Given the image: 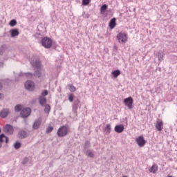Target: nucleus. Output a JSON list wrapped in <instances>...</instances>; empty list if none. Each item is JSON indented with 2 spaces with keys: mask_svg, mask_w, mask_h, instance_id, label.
I'll return each mask as SVG.
<instances>
[{
  "mask_svg": "<svg viewBox=\"0 0 177 177\" xmlns=\"http://www.w3.org/2000/svg\"><path fill=\"white\" fill-rule=\"evenodd\" d=\"M116 39L119 44H127V42H128V33L127 32L121 31L118 33Z\"/></svg>",
  "mask_w": 177,
  "mask_h": 177,
  "instance_id": "nucleus-1",
  "label": "nucleus"
},
{
  "mask_svg": "<svg viewBox=\"0 0 177 177\" xmlns=\"http://www.w3.org/2000/svg\"><path fill=\"white\" fill-rule=\"evenodd\" d=\"M68 133V128L66 126H62L60 127L57 132V135L59 138H64V136H66V135Z\"/></svg>",
  "mask_w": 177,
  "mask_h": 177,
  "instance_id": "nucleus-2",
  "label": "nucleus"
},
{
  "mask_svg": "<svg viewBox=\"0 0 177 177\" xmlns=\"http://www.w3.org/2000/svg\"><path fill=\"white\" fill-rule=\"evenodd\" d=\"M52 39L49 37H44L41 39V45L46 48V49H49L50 48H52Z\"/></svg>",
  "mask_w": 177,
  "mask_h": 177,
  "instance_id": "nucleus-3",
  "label": "nucleus"
},
{
  "mask_svg": "<svg viewBox=\"0 0 177 177\" xmlns=\"http://www.w3.org/2000/svg\"><path fill=\"white\" fill-rule=\"evenodd\" d=\"M136 142L139 147H145L146 145V140L143 136H140L136 138Z\"/></svg>",
  "mask_w": 177,
  "mask_h": 177,
  "instance_id": "nucleus-4",
  "label": "nucleus"
},
{
  "mask_svg": "<svg viewBox=\"0 0 177 177\" xmlns=\"http://www.w3.org/2000/svg\"><path fill=\"white\" fill-rule=\"evenodd\" d=\"M124 103L125 106L128 107V109H131L133 107L132 104H133V98H132V97H129L127 98H125L124 100Z\"/></svg>",
  "mask_w": 177,
  "mask_h": 177,
  "instance_id": "nucleus-5",
  "label": "nucleus"
},
{
  "mask_svg": "<svg viewBox=\"0 0 177 177\" xmlns=\"http://www.w3.org/2000/svg\"><path fill=\"white\" fill-rule=\"evenodd\" d=\"M31 114V109L25 108L21 111V117L22 118H27Z\"/></svg>",
  "mask_w": 177,
  "mask_h": 177,
  "instance_id": "nucleus-6",
  "label": "nucleus"
},
{
  "mask_svg": "<svg viewBox=\"0 0 177 177\" xmlns=\"http://www.w3.org/2000/svg\"><path fill=\"white\" fill-rule=\"evenodd\" d=\"M3 131L7 135H13V127L10 124H6L3 128Z\"/></svg>",
  "mask_w": 177,
  "mask_h": 177,
  "instance_id": "nucleus-7",
  "label": "nucleus"
},
{
  "mask_svg": "<svg viewBox=\"0 0 177 177\" xmlns=\"http://www.w3.org/2000/svg\"><path fill=\"white\" fill-rule=\"evenodd\" d=\"M25 88L26 89H28V91H34L35 88V85L34 84V82L31 81H27L25 83Z\"/></svg>",
  "mask_w": 177,
  "mask_h": 177,
  "instance_id": "nucleus-8",
  "label": "nucleus"
},
{
  "mask_svg": "<svg viewBox=\"0 0 177 177\" xmlns=\"http://www.w3.org/2000/svg\"><path fill=\"white\" fill-rule=\"evenodd\" d=\"M156 128L158 131L161 132L164 128V123L162 122V120H158L156 121Z\"/></svg>",
  "mask_w": 177,
  "mask_h": 177,
  "instance_id": "nucleus-9",
  "label": "nucleus"
},
{
  "mask_svg": "<svg viewBox=\"0 0 177 177\" xmlns=\"http://www.w3.org/2000/svg\"><path fill=\"white\" fill-rule=\"evenodd\" d=\"M124 125L123 124H120V125H116L115 127V132H117V133H121L122 132H124Z\"/></svg>",
  "mask_w": 177,
  "mask_h": 177,
  "instance_id": "nucleus-10",
  "label": "nucleus"
},
{
  "mask_svg": "<svg viewBox=\"0 0 177 177\" xmlns=\"http://www.w3.org/2000/svg\"><path fill=\"white\" fill-rule=\"evenodd\" d=\"M8 115H9V109H3L0 113V117H1V118H6V117H8Z\"/></svg>",
  "mask_w": 177,
  "mask_h": 177,
  "instance_id": "nucleus-11",
  "label": "nucleus"
},
{
  "mask_svg": "<svg viewBox=\"0 0 177 177\" xmlns=\"http://www.w3.org/2000/svg\"><path fill=\"white\" fill-rule=\"evenodd\" d=\"M41 122H42L41 119H38L36 121H35V122L32 125L33 129H38V128H39V127H41Z\"/></svg>",
  "mask_w": 177,
  "mask_h": 177,
  "instance_id": "nucleus-12",
  "label": "nucleus"
},
{
  "mask_svg": "<svg viewBox=\"0 0 177 177\" xmlns=\"http://www.w3.org/2000/svg\"><path fill=\"white\" fill-rule=\"evenodd\" d=\"M151 174H156L158 171V166L156 164H153L152 167L149 169Z\"/></svg>",
  "mask_w": 177,
  "mask_h": 177,
  "instance_id": "nucleus-13",
  "label": "nucleus"
},
{
  "mask_svg": "<svg viewBox=\"0 0 177 177\" xmlns=\"http://www.w3.org/2000/svg\"><path fill=\"white\" fill-rule=\"evenodd\" d=\"M3 139H5L6 143H9V138L4 136V134H1L0 135V143H1V144L3 143V142H4Z\"/></svg>",
  "mask_w": 177,
  "mask_h": 177,
  "instance_id": "nucleus-14",
  "label": "nucleus"
},
{
  "mask_svg": "<svg viewBox=\"0 0 177 177\" xmlns=\"http://www.w3.org/2000/svg\"><path fill=\"white\" fill-rule=\"evenodd\" d=\"M115 26H117V24L115 23V18H113L109 22V28L113 30V28H115Z\"/></svg>",
  "mask_w": 177,
  "mask_h": 177,
  "instance_id": "nucleus-15",
  "label": "nucleus"
},
{
  "mask_svg": "<svg viewBox=\"0 0 177 177\" xmlns=\"http://www.w3.org/2000/svg\"><path fill=\"white\" fill-rule=\"evenodd\" d=\"M39 102L41 104V106H45L46 104V97L44 96H40L39 97Z\"/></svg>",
  "mask_w": 177,
  "mask_h": 177,
  "instance_id": "nucleus-16",
  "label": "nucleus"
},
{
  "mask_svg": "<svg viewBox=\"0 0 177 177\" xmlns=\"http://www.w3.org/2000/svg\"><path fill=\"white\" fill-rule=\"evenodd\" d=\"M121 74V71L120 70H115L112 71L111 75L113 78H117Z\"/></svg>",
  "mask_w": 177,
  "mask_h": 177,
  "instance_id": "nucleus-17",
  "label": "nucleus"
},
{
  "mask_svg": "<svg viewBox=\"0 0 177 177\" xmlns=\"http://www.w3.org/2000/svg\"><path fill=\"white\" fill-rule=\"evenodd\" d=\"M31 64L33 67H36L37 68H41V62L39 61H36L35 62H31Z\"/></svg>",
  "mask_w": 177,
  "mask_h": 177,
  "instance_id": "nucleus-18",
  "label": "nucleus"
},
{
  "mask_svg": "<svg viewBox=\"0 0 177 177\" xmlns=\"http://www.w3.org/2000/svg\"><path fill=\"white\" fill-rule=\"evenodd\" d=\"M11 37H17L19 35V30L17 29H12L10 30Z\"/></svg>",
  "mask_w": 177,
  "mask_h": 177,
  "instance_id": "nucleus-19",
  "label": "nucleus"
},
{
  "mask_svg": "<svg viewBox=\"0 0 177 177\" xmlns=\"http://www.w3.org/2000/svg\"><path fill=\"white\" fill-rule=\"evenodd\" d=\"M110 132H111V126L109 124H108L106 125L105 127V133L106 135H109Z\"/></svg>",
  "mask_w": 177,
  "mask_h": 177,
  "instance_id": "nucleus-20",
  "label": "nucleus"
},
{
  "mask_svg": "<svg viewBox=\"0 0 177 177\" xmlns=\"http://www.w3.org/2000/svg\"><path fill=\"white\" fill-rule=\"evenodd\" d=\"M109 8V6H107V4H104L101 8H100V12L101 13H105L106 10H107V8Z\"/></svg>",
  "mask_w": 177,
  "mask_h": 177,
  "instance_id": "nucleus-21",
  "label": "nucleus"
},
{
  "mask_svg": "<svg viewBox=\"0 0 177 177\" xmlns=\"http://www.w3.org/2000/svg\"><path fill=\"white\" fill-rule=\"evenodd\" d=\"M19 137L23 139V138H26V136H27V133L24 131H21L19 133Z\"/></svg>",
  "mask_w": 177,
  "mask_h": 177,
  "instance_id": "nucleus-22",
  "label": "nucleus"
},
{
  "mask_svg": "<svg viewBox=\"0 0 177 177\" xmlns=\"http://www.w3.org/2000/svg\"><path fill=\"white\" fill-rule=\"evenodd\" d=\"M68 88H69V91H71V92H75V91H77V88H75V86H74L73 85H71V84L68 85Z\"/></svg>",
  "mask_w": 177,
  "mask_h": 177,
  "instance_id": "nucleus-23",
  "label": "nucleus"
},
{
  "mask_svg": "<svg viewBox=\"0 0 177 177\" xmlns=\"http://www.w3.org/2000/svg\"><path fill=\"white\" fill-rule=\"evenodd\" d=\"M14 147L15 149H16V150H17L18 149H20V147H21V144L19 142H17L14 144Z\"/></svg>",
  "mask_w": 177,
  "mask_h": 177,
  "instance_id": "nucleus-24",
  "label": "nucleus"
},
{
  "mask_svg": "<svg viewBox=\"0 0 177 177\" xmlns=\"http://www.w3.org/2000/svg\"><path fill=\"white\" fill-rule=\"evenodd\" d=\"M16 24H17V21H16L15 19H12L10 21V26L11 27H15V26H16Z\"/></svg>",
  "mask_w": 177,
  "mask_h": 177,
  "instance_id": "nucleus-25",
  "label": "nucleus"
},
{
  "mask_svg": "<svg viewBox=\"0 0 177 177\" xmlns=\"http://www.w3.org/2000/svg\"><path fill=\"white\" fill-rule=\"evenodd\" d=\"M44 111H45V113H49L50 111V106L49 104L45 105Z\"/></svg>",
  "mask_w": 177,
  "mask_h": 177,
  "instance_id": "nucleus-26",
  "label": "nucleus"
},
{
  "mask_svg": "<svg viewBox=\"0 0 177 177\" xmlns=\"http://www.w3.org/2000/svg\"><path fill=\"white\" fill-rule=\"evenodd\" d=\"M86 155L88 156V157H91V158H93L95 157L93 152H92L91 151H87Z\"/></svg>",
  "mask_w": 177,
  "mask_h": 177,
  "instance_id": "nucleus-27",
  "label": "nucleus"
},
{
  "mask_svg": "<svg viewBox=\"0 0 177 177\" xmlns=\"http://www.w3.org/2000/svg\"><path fill=\"white\" fill-rule=\"evenodd\" d=\"M91 0H82V5L86 6L88 3H91Z\"/></svg>",
  "mask_w": 177,
  "mask_h": 177,
  "instance_id": "nucleus-28",
  "label": "nucleus"
},
{
  "mask_svg": "<svg viewBox=\"0 0 177 177\" xmlns=\"http://www.w3.org/2000/svg\"><path fill=\"white\" fill-rule=\"evenodd\" d=\"M21 109H23V106L20 104H18L15 106V111L17 112V111H20L21 110Z\"/></svg>",
  "mask_w": 177,
  "mask_h": 177,
  "instance_id": "nucleus-29",
  "label": "nucleus"
},
{
  "mask_svg": "<svg viewBox=\"0 0 177 177\" xmlns=\"http://www.w3.org/2000/svg\"><path fill=\"white\" fill-rule=\"evenodd\" d=\"M53 131V127H48L46 129V133H50Z\"/></svg>",
  "mask_w": 177,
  "mask_h": 177,
  "instance_id": "nucleus-30",
  "label": "nucleus"
},
{
  "mask_svg": "<svg viewBox=\"0 0 177 177\" xmlns=\"http://www.w3.org/2000/svg\"><path fill=\"white\" fill-rule=\"evenodd\" d=\"M68 100H69V102H73V100H74V95L71 94L69 95Z\"/></svg>",
  "mask_w": 177,
  "mask_h": 177,
  "instance_id": "nucleus-31",
  "label": "nucleus"
},
{
  "mask_svg": "<svg viewBox=\"0 0 177 177\" xmlns=\"http://www.w3.org/2000/svg\"><path fill=\"white\" fill-rule=\"evenodd\" d=\"M42 96H47L48 95V91L44 90L42 93H41Z\"/></svg>",
  "mask_w": 177,
  "mask_h": 177,
  "instance_id": "nucleus-32",
  "label": "nucleus"
},
{
  "mask_svg": "<svg viewBox=\"0 0 177 177\" xmlns=\"http://www.w3.org/2000/svg\"><path fill=\"white\" fill-rule=\"evenodd\" d=\"M0 99H3V94L0 93Z\"/></svg>",
  "mask_w": 177,
  "mask_h": 177,
  "instance_id": "nucleus-33",
  "label": "nucleus"
},
{
  "mask_svg": "<svg viewBox=\"0 0 177 177\" xmlns=\"http://www.w3.org/2000/svg\"><path fill=\"white\" fill-rule=\"evenodd\" d=\"M0 67H3V63L0 62Z\"/></svg>",
  "mask_w": 177,
  "mask_h": 177,
  "instance_id": "nucleus-34",
  "label": "nucleus"
},
{
  "mask_svg": "<svg viewBox=\"0 0 177 177\" xmlns=\"http://www.w3.org/2000/svg\"><path fill=\"white\" fill-rule=\"evenodd\" d=\"M28 75H29V77L31 78V77H32V74L31 73H28Z\"/></svg>",
  "mask_w": 177,
  "mask_h": 177,
  "instance_id": "nucleus-35",
  "label": "nucleus"
},
{
  "mask_svg": "<svg viewBox=\"0 0 177 177\" xmlns=\"http://www.w3.org/2000/svg\"><path fill=\"white\" fill-rule=\"evenodd\" d=\"M35 75H37V77H41V75H38L37 72L35 73Z\"/></svg>",
  "mask_w": 177,
  "mask_h": 177,
  "instance_id": "nucleus-36",
  "label": "nucleus"
},
{
  "mask_svg": "<svg viewBox=\"0 0 177 177\" xmlns=\"http://www.w3.org/2000/svg\"><path fill=\"white\" fill-rule=\"evenodd\" d=\"M2 89V84L0 83V90Z\"/></svg>",
  "mask_w": 177,
  "mask_h": 177,
  "instance_id": "nucleus-37",
  "label": "nucleus"
},
{
  "mask_svg": "<svg viewBox=\"0 0 177 177\" xmlns=\"http://www.w3.org/2000/svg\"><path fill=\"white\" fill-rule=\"evenodd\" d=\"M2 147V144L0 143V149Z\"/></svg>",
  "mask_w": 177,
  "mask_h": 177,
  "instance_id": "nucleus-38",
  "label": "nucleus"
},
{
  "mask_svg": "<svg viewBox=\"0 0 177 177\" xmlns=\"http://www.w3.org/2000/svg\"><path fill=\"white\" fill-rule=\"evenodd\" d=\"M25 161H28V160L27 158L25 159Z\"/></svg>",
  "mask_w": 177,
  "mask_h": 177,
  "instance_id": "nucleus-39",
  "label": "nucleus"
},
{
  "mask_svg": "<svg viewBox=\"0 0 177 177\" xmlns=\"http://www.w3.org/2000/svg\"><path fill=\"white\" fill-rule=\"evenodd\" d=\"M0 133H1V129H0Z\"/></svg>",
  "mask_w": 177,
  "mask_h": 177,
  "instance_id": "nucleus-40",
  "label": "nucleus"
}]
</instances>
